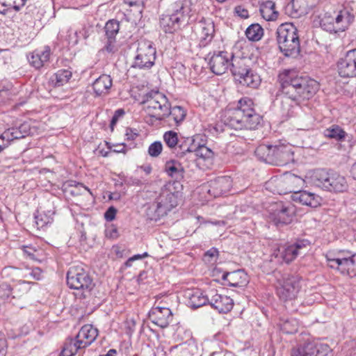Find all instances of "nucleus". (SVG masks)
<instances>
[{"label":"nucleus","instance_id":"nucleus-28","mask_svg":"<svg viewBox=\"0 0 356 356\" xmlns=\"http://www.w3.org/2000/svg\"><path fill=\"white\" fill-rule=\"evenodd\" d=\"M112 79L109 75L99 76L92 83V88L96 96L104 95L108 93L112 86Z\"/></svg>","mask_w":356,"mask_h":356},{"label":"nucleus","instance_id":"nucleus-55","mask_svg":"<svg viewBox=\"0 0 356 356\" xmlns=\"http://www.w3.org/2000/svg\"><path fill=\"white\" fill-rule=\"evenodd\" d=\"M138 136V134L136 129L131 128H127L125 137L127 140H134Z\"/></svg>","mask_w":356,"mask_h":356},{"label":"nucleus","instance_id":"nucleus-50","mask_svg":"<svg viewBox=\"0 0 356 356\" xmlns=\"http://www.w3.org/2000/svg\"><path fill=\"white\" fill-rule=\"evenodd\" d=\"M218 257V250L215 248H211L207 250L204 254V260L206 262H211L216 261Z\"/></svg>","mask_w":356,"mask_h":356},{"label":"nucleus","instance_id":"nucleus-17","mask_svg":"<svg viewBox=\"0 0 356 356\" xmlns=\"http://www.w3.org/2000/svg\"><path fill=\"white\" fill-rule=\"evenodd\" d=\"M149 318L155 325L161 328L167 327L172 321V311L165 307H153L149 312Z\"/></svg>","mask_w":356,"mask_h":356},{"label":"nucleus","instance_id":"nucleus-9","mask_svg":"<svg viewBox=\"0 0 356 356\" xmlns=\"http://www.w3.org/2000/svg\"><path fill=\"white\" fill-rule=\"evenodd\" d=\"M300 288V277L284 274L277 281L276 293L283 301L291 300L297 297Z\"/></svg>","mask_w":356,"mask_h":356},{"label":"nucleus","instance_id":"nucleus-12","mask_svg":"<svg viewBox=\"0 0 356 356\" xmlns=\"http://www.w3.org/2000/svg\"><path fill=\"white\" fill-rule=\"evenodd\" d=\"M270 218L277 226L290 224L295 216L296 209L291 203L276 202L272 205Z\"/></svg>","mask_w":356,"mask_h":356},{"label":"nucleus","instance_id":"nucleus-54","mask_svg":"<svg viewBox=\"0 0 356 356\" xmlns=\"http://www.w3.org/2000/svg\"><path fill=\"white\" fill-rule=\"evenodd\" d=\"M107 42L105 44L104 49L108 53H114L117 48L115 45V39L107 38Z\"/></svg>","mask_w":356,"mask_h":356},{"label":"nucleus","instance_id":"nucleus-19","mask_svg":"<svg viewBox=\"0 0 356 356\" xmlns=\"http://www.w3.org/2000/svg\"><path fill=\"white\" fill-rule=\"evenodd\" d=\"M187 305L192 309H197L208 305L209 290L202 291L199 289H188L184 291Z\"/></svg>","mask_w":356,"mask_h":356},{"label":"nucleus","instance_id":"nucleus-47","mask_svg":"<svg viewBox=\"0 0 356 356\" xmlns=\"http://www.w3.org/2000/svg\"><path fill=\"white\" fill-rule=\"evenodd\" d=\"M314 356H332L331 350L327 344H316Z\"/></svg>","mask_w":356,"mask_h":356},{"label":"nucleus","instance_id":"nucleus-57","mask_svg":"<svg viewBox=\"0 0 356 356\" xmlns=\"http://www.w3.org/2000/svg\"><path fill=\"white\" fill-rule=\"evenodd\" d=\"M235 11L236 14L241 18L245 19L248 18L249 16L248 11L246 9L242 8L241 6H236L235 8Z\"/></svg>","mask_w":356,"mask_h":356},{"label":"nucleus","instance_id":"nucleus-33","mask_svg":"<svg viewBox=\"0 0 356 356\" xmlns=\"http://www.w3.org/2000/svg\"><path fill=\"white\" fill-rule=\"evenodd\" d=\"M273 145L261 144L255 149L256 156L261 161L267 163L272 164L273 163Z\"/></svg>","mask_w":356,"mask_h":356},{"label":"nucleus","instance_id":"nucleus-23","mask_svg":"<svg viewBox=\"0 0 356 356\" xmlns=\"http://www.w3.org/2000/svg\"><path fill=\"white\" fill-rule=\"evenodd\" d=\"M337 265V270L343 275L350 276L356 275V254L344 257H338L332 260Z\"/></svg>","mask_w":356,"mask_h":356},{"label":"nucleus","instance_id":"nucleus-53","mask_svg":"<svg viewBox=\"0 0 356 356\" xmlns=\"http://www.w3.org/2000/svg\"><path fill=\"white\" fill-rule=\"evenodd\" d=\"M117 209L114 207H110L104 213V218L107 221H112L115 219Z\"/></svg>","mask_w":356,"mask_h":356},{"label":"nucleus","instance_id":"nucleus-35","mask_svg":"<svg viewBox=\"0 0 356 356\" xmlns=\"http://www.w3.org/2000/svg\"><path fill=\"white\" fill-rule=\"evenodd\" d=\"M275 3L269 0L260 5L259 11L264 19L267 21H273L277 18L278 12L275 10Z\"/></svg>","mask_w":356,"mask_h":356},{"label":"nucleus","instance_id":"nucleus-6","mask_svg":"<svg viewBox=\"0 0 356 356\" xmlns=\"http://www.w3.org/2000/svg\"><path fill=\"white\" fill-rule=\"evenodd\" d=\"M276 33L281 52L285 56H296L300 52V40L296 26L291 23L282 24L278 26Z\"/></svg>","mask_w":356,"mask_h":356},{"label":"nucleus","instance_id":"nucleus-36","mask_svg":"<svg viewBox=\"0 0 356 356\" xmlns=\"http://www.w3.org/2000/svg\"><path fill=\"white\" fill-rule=\"evenodd\" d=\"M194 148L195 149L191 159L194 160L196 157H198L199 159L207 161L209 164L212 163V159L214 154L210 148L207 147L204 145H200L199 143H196L195 147Z\"/></svg>","mask_w":356,"mask_h":356},{"label":"nucleus","instance_id":"nucleus-38","mask_svg":"<svg viewBox=\"0 0 356 356\" xmlns=\"http://www.w3.org/2000/svg\"><path fill=\"white\" fill-rule=\"evenodd\" d=\"M72 72L68 69L59 70L51 78L54 87H60L67 83L72 78Z\"/></svg>","mask_w":356,"mask_h":356},{"label":"nucleus","instance_id":"nucleus-59","mask_svg":"<svg viewBox=\"0 0 356 356\" xmlns=\"http://www.w3.org/2000/svg\"><path fill=\"white\" fill-rule=\"evenodd\" d=\"M115 148L113 149V152L124 154L127 152V150L125 149L126 145L124 143L115 145Z\"/></svg>","mask_w":356,"mask_h":356},{"label":"nucleus","instance_id":"nucleus-2","mask_svg":"<svg viewBox=\"0 0 356 356\" xmlns=\"http://www.w3.org/2000/svg\"><path fill=\"white\" fill-rule=\"evenodd\" d=\"M262 121V116L254 108V102L249 97H243L236 106H229L220 115L213 129L216 133L224 131L223 125L235 130H254Z\"/></svg>","mask_w":356,"mask_h":356},{"label":"nucleus","instance_id":"nucleus-15","mask_svg":"<svg viewBox=\"0 0 356 356\" xmlns=\"http://www.w3.org/2000/svg\"><path fill=\"white\" fill-rule=\"evenodd\" d=\"M208 305L220 314H227L232 309L234 301L230 297L220 294L217 290L212 289L209 290Z\"/></svg>","mask_w":356,"mask_h":356},{"label":"nucleus","instance_id":"nucleus-16","mask_svg":"<svg viewBox=\"0 0 356 356\" xmlns=\"http://www.w3.org/2000/svg\"><path fill=\"white\" fill-rule=\"evenodd\" d=\"M273 165H284L294 161L293 147L289 144L273 145Z\"/></svg>","mask_w":356,"mask_h":356},{"label":"nucleus","instance_id":"nucleus-44","mask_svg":"<svg viewBox=\"0 0 356 356\" xmlns=\"http://www.w3.org/2000/svg\"><path fill=\"white\" fill-rule=\"evenodd\" d=\"M163 140L165 145L172 150H177L179 144V136L174 131H168L163 134Z\"/></svg>","mask_w":356,"mask_h":356},{"label":"nucleus","instance_id":"nucleus-29","mask_svg":"<svg viewBox=\"0 0 356 356\" xmlns=\"http://www.w3.org/2000/svg\"><path fill=\"white\" fill-rule=\"evenodd\" d=\"M182 22L179 17L172 14L163 15L160 18V26L165 33H172L179 29Z\"/></svg>","mask_w":356,"mask_h":356},{"label":"nucleus","instance_id":"nucleus-46","mask_svg":"<svg viewBox=\"0 0 356 356\" xmlns=\"http://www.w3.org/2000/svg\"><path fill=\"white\" fill-rule=\"evenodd\" d=\"M291 243L299 255L302 253L303 250H306L309 248L311 245V241L307 238H295Z\"/></svg>","mask_w":356,"mask_h":356},{"label":"nucleus","instance_id":"nucleus-8","mask_svg":"<svg viewBox=\"0 0 356 356\" xmlns=\"http://www.w3.org/2000/svg\"><path fill=\"white\" fill-rule=\"evenodd\" d=\"M171 186H165L161 189L159 197L149 208V213L154 211V214L151 218L157 220L167 215L168 212L177 206L178 191H172Z\"/></svg>","mask_w":356,"mask_h":356},{"label":"nucleus","instance_id":"nucleus-1","mask_svg":"<svg viewBox=\"0 0 356 356\" xmlns=\"http://www.w3.org/2000/svg\"><path fill=\"white\" fill-rule=\"evenodd\" d=\"M280 84L276 100L280 103V112L287 119L293 116L300 102L312 98L319 88L318 83L307 76H298L295 72L285 70L278 75Z\"/></svg>","mask_w":356,"mask_h":356},{"label":"nucleus","instance_id":"nucleus-61","mask_svg":"<svg viewBox=\"0 0 356 356\" xmlns=\"http://www.w3.org/2000/svg\"><path fill=\"white\" fill-rule=\"evenodd\" d=\"M126 4H128L130 6L140 5L143 3V0H124Z\"/></svg>","mask_w":356,"mask_h":356},{"label":"nucleus","instance_id":"nucleus-40","mask_svg":"<svg viewBox=\"0 0 356 356\" xmlns=\"http://www.w3.org/2000/svg\"><path fill=\"white\" fill-rule=\"evenodd\" d=\"M323 135L326 138L342 142L347 136V133L339 125L334 124L325 129Z\"/></svg>","mask_w":356,"mask_h":356},{"label":"nucleus","instance_id":"nucleus-13","mask_svg":"<svg viewBox=\"0 0 356 356\" xmlns=\"http://www.w3.org/2000/svg\"><path fill=\"white\" fill-rule=\"evenodd\" d=\"M337 70L342 78L356 77V48L348 51L337 62Z\"/></svg>","mask_w":356,"mask_h":356},{"label":"nucleus","instance_id":"nucleus-42","mask_svg":"<svg viewBox=\"0 0 356 356\" xmlns=\"http://www.w3.org/2000/svg\"><path fill=\"white\" fill-rule=\"evenodd\" d=\"M315 343L307 342L302 346L293 348L291 350V356H314Z\"/></svg>","mask_w":356,"mask_h":356},{"label":"nucleus","instance_id":"nucleus-56","mask_svg":"<svg viewBox=\"0 0 356 356\" xmlns=\"http://www.w3.org/2000/svg\"><path fill=\"white\" fill-rule=\"evenodd\" d=\"M123 182L127 184V186H141L143 184V182L141 180L134 178V177H129L128 179H124L123 180Z\"/></svg>","mask_w":356,"mask_h":356},{"label":"nucleus","instance_id":"nucleus-7","mask_svg":"<svg viewBox=\"0 0 356 356\" xmlns=\"http://www.w3.org/2000/svg\"><path fill=\"white\" fill-rule=\"evenodd\" d=\"M282 183L287 184L288 187L284 193H293L291 199L293 202H299L302 205H306L312 208H316L320 205V197L314 193L306 191H295L296 186H300L303 183V179L294 174L286 173Z\"/></svg>","mask_w":356,"mask_h":356},{"label":"nucleus","instance_id":"nucleus-32","mask_svg":"<svg viewBox=\"0 0 356 356\" xmlns=\"http://www.w3.org/2000/svg\"><path fill=\"white\" fill-rule=\"evenodd\" d=\"M214 31V24L212 22L202 24V31L199 43L200 47H204L211 42Z\"/></svg>","mask_w":356,"mask_h":356},{"label":"nucleus","instance_id":"nucleus-45","mask_svg":"<svg viewBox=\"0 0 356 356\" xmlns=\"http://www.w3.org/2000/svg\"><path fill=\"white\" fill-rule=\"evenodd\" d=\"M104 29L107 38L115 39L120 29V23L115 19H111L106 23Z\"/></svg>","mask_w":356,"mask_h":356},{"label":"nucleus","instance_id":"nucleus-4","mask_svg":"<svg viewBox=\"0 0 356 356\" xmlns=\"http://www.w3.org/2000/svg\"><path fill=\"white\" fill-rule=\"evenodd\" d=\"M309 179L312 185L329 192L343 193L348 188L346 177L332 170H316Z\"/></svg>","mask_w":356,"mask_h":356},{"label":"nucleus","instance_id":"nucleus-51","mask_svg":"<svg viewBox=\"0 0 356 356\" xmlns=\"http://www.w3.org/2000/svg\"><path fill=\"white\" fill-rule=\"evenodd\" d=\"M124 114L125 112L122 108H118L115 111L110 123V128L111 131H113L114 127L116 125L119 118L123 117Z\"/></svg>","mask_w":356,"mask_h":356},{"label":"nucleus","instance_id":"nucleus-43","mask_svg":"<svg viewBox=\"0 0 356 356\" xmlns=\"http://www.w3.org/2000/svg\"><path fill=\"white\" fill-rule=\"evenodd\" d=\"M264 34V29L259 24H252L245 31L246 37L251 41L259 40Z\"/></svg>","mask_w":356,"mask_h":356},{"label":"nucleus","instance_id":"nucleus-48","mask_svg":"<svg viewBox=\"0 0 356 356\" xmlns=\"http://www.w3.org/2000/svg\"><path fill=\"white\" fill-rule=\"evenodd\" d=\"M163 149V145L160 141L152 143L148 148V154L152 157H157Z\"/></svg>","mask_w":356,"mask_h":356},{"label":"nucleus","instance_id":"nucleus-10","mask_svg":"<svg viewBox=\"0 0 356 356\" xmlns=\"http://www.w3.org/2000/svg\"><path fill=\"white\" fill-rule=\"evenodd\" d=\"M156 51L150 41L145 40L138 43L136 54L131 67L147 70L155 64Z\"/></svg>","mask_w":356,"mask_h":356},{"label":"nucleus","instance_id":"nucleus-58","mask_svg":"<svg viewBox=\"0 0 356 356\" xmlns=\"http://www.w3.org/2000/svg\"><path fill=\"white\" fill-rule=\"evenodd\" d=\"M31 275L37 280L42 279V271L39 268H35L32 270Z\"/></svg>","mask_w":356,"mask_h":356},{"label":"nucleus","instance_id":"nucleus-20","mask_svg":"<svg viewBox=\"0 0 356 356\" xmlns=\"http://www.w3.org/2000/svg\"><path fill=\"white\" fill-rule=\"evenodd\" d=\"M222 279L224 285L233 287L242 288L248 283V275L243 270L224 273Z\"/></svg>","mask_w":356,"mask_h":356},{"label":"nucleus","instance_id":"nucleus-25","mask_svg":"<svg viewBox=\"0 0 356 356\" xmlns=\"http://www.w3.org/2000/svg\"><path fill=\"white\" fill-rule=\"evenodd\" d=\"M50 55V48L47 46L43 50H35L31 56L28 57L29 62L35 69H40L49 61Z\"/></svg>","mask_w":356,"mask_h":356},{"label":"nucleus","instance_id":"nucleus-52","mask_svg":"<svg viewBox=\"0 0 356 356\" xmlns=\"http://www.w3.org/2000/svg\"><path fill=\"white\" fill-rule=\"evenodd\" d=\"M22 250L24 253L26 254L30 259L33 260L37 259L35 254L37 250L31 246H23Z\"/></svg>","mask_w":356,"mask_h":356},{"label":"nucleus","instance_id":"nucleus-64","mask_svg":"<svg viewBox=\"0 0 356 356\" xmlns=\"http://www.w3.org/2000/svg\"><path fill=\"white\" fill-rule=\"evenodd\" d=\"M350 172H351L353 178L356 180V162L352 166Z\"/></svg>","mask_w":356,"mask_h":356},{"label":"nucleus","instance_id":"nucleus-39","mask_svg":"<svg viewBox=\"0 0 356 356\" xmlns=\"http://www.w3.org/2000/svg\"><path fill=\"white\" fill-rule=\"evenodd\" d=\"M238 81L244 86L257 88L261 83V79L259 75L251 69Z\"/></svg>","mask_w":356,"mask_h":356},{"label":"nucleus","instance_id":"nucleus-11","mask_svg":"<svg viewBox=\"0 0 356 356\" xmlns=\"http://www.w3.org/2000/svg\"><path fill=\"white\" fill-rule=\"evenodd\" d=\"M66 279L70 289L82 290L83 292H90L95 286L88 273L79 267L70 268Z\"/></svg>","mask_w":356,"mask_h":356},{"label":"nucleus","instance_id":"nucleus-26","mask_svg":"<svg viewBox=\"0 0 356 356\" xmlns=\"http://www.w3.org/2000/svg\"><path fill=\"white\" fill-rule=\"evenodd\" d=\"M191 0H177L171 4L170 10V14L179 17L180 21L184 22L186 17L191 11Z\"/></svg>","mask_w":356,"mask_h":356},{"label":"nucleus","instance_id":"nucleus-14","mask_svg":"<svg viewBox=\"0 0 356 356\" xmlns=\"http://www.w3.org/2000/svg\"><path fill=\"white\" fill-rule=\"evenodd\" d=\"M233 53L218 51L209 58V65L213 73L217 75L223 74L230 67Z\"/></svg>","mask_w":356,"mask_h":356},{"label":"nucleus","instance_id":"nucleus-18","mask_svg":"<svg viewBox=\"0 0 356 356\" xmlns=\"http://www.w3.org/2000/svg\"><path fill=\"white\" fill-rule=\"evenodd\" d=\"M208 193L214 197L227 193L232 186V180L229 176L218 177L208 182Z\"/></svg>","mask_w":356,"mask_h":356},{"label":"nucleus","instance_id":"nucleus-31","mask_svg":"<svg viewBox=\"0 0 356 356\" xmlns=\"http://www.w3.org/2000/svg\"><path fill=\"white\" fill-rule=\"evenodd\" d=\"M196 145L195 139L188 138L183 140H179L177 145V156L179 159L184 158L185 156L188 155V158L191 159L193 153Z\"/></svg>","mask_w":356,"mask_h":356},{"label":"nucleus","instance_id":"nucleus-63","mask_svg":"<svg viewBox=\"0 0 356 356\" xmlns=\"http://www.w3.org/2000/svg\"><path fill=\"white\" fill-rule=\"evenodd\" d=\"M149 255H148L147 252H144L143 254H135V255L131 257V258L134 261H136L138 259H142L143 258L147 257Z\"/></svg>","mask_w":356,"mask_h":356},{"label":"nucleus","instance_id":"nucleus-37","mask_svg":"<svg viewBox=\"0 0 356 356\" xmlns=\"http://www.w3.org/2000/svg\"><path fill=\"white\" fill-rule=\"evenodd\" d=\"M54 214V211H47L40 212L37 211L34 213L35 223L38 229H44L48 225L51 224L54 218L53 216Z\"/></svg>","mask_w":356,"mask_h":356},{"label":"nucleus","instance_id":"nucleus-49","mask_svg":"<svg viewBox=\"0 0 356 356\" xmlns=\"http://www.w3.org/2000/svg\"><path fill=\"white\" fill-rule=\"evenodd\" d=\"M13 289L7 282L0 284V298L3 300L8 299L12 295Z\"/></svg>","mask_w":356,"mask_h":356},{"label":"nucleus","instance_id":"nucleus-3","mask_svg":"<svg viewBox=\"0 0 356 356\" xmlns=\"http://www.w3.org/2000/svg\"><path fill=\"white\" fill-rule=\"evenodd\" d=\"M141 104L146 105L145 111L151 118L158 121L168 118L171 127L179 125L186 115L181 106L171 107L168 97L158 90H151L145 94Z\"/></svg>","mask_w":356,"mask_h":356},{"label":"nucleus","instance_id":"nucleus-30","mask_svg":"<svg viewBox=\"0 0 356 356\" xmlns=\"http://www.w3.org/2000/svg\"><path fill=\"white\" fill-rule=\"evenodd\" d=\"M185 167L175 159L168 161L165 164V172L167 175L175 179H181L184 177Z\"/></svg>","mask_w":356,"mask_h":356},{"label":"nucleus","instance_id":"nucleus-62","mask_svg":"<svg viewBox=\"0 0 356 356\" xmlns=\"http://www.w3.org/2000/svg\"><path fill=\"white\" fill-rule=\"evenodd\" d=\"M107 235H109L111 238H117L118 236V229L115 227H112L111 229H108Z\"/></svg>","mask_w":356,"mask_h":356},{"label":"nucleus","instance_id":"nucleus-41","mask_svg":"<svg viewBox=\"0 0 356 356\" xmlns=\"http://www.w3.org/2000/svg\"><path fill=\"white\" fill-rule=\"evenodd\" d=\"M84 347L79 346L78 340L75 339H66L59 356H74L79 350Z\"/></svg>","mask_w":356,"mask_h":356},{"label":"nucleus","instance_id":"nucleus-5","mask_svg":"<svg viewBox=\"0 0 356 356\" xmlns=\"http://www.w3.org/2000/svg\"><path fill=\"white\" fill-rule=\"evenodd\" d=\"M355 19L353 9L347 6H342L334 12V15L325 13L321 19V27L330 33H338L345 31L353 22Z\"/></svg>","mask_w":356,"mask_h":356},{"label":"nucleus","instance_id":"nucleus-21","mask_svg":"<svg viewBox=\"0 0 356 356\" xmlns=\"http://www.w3.org/2000/svg\"><path fill=\"white\" fill-rule=\"evenodd\" d=\"M30 132V125L27 122L21 124L18 127H11L5 130L1 134L2 140L8 143V146L14 140L24 138Z\"/></svg>","mask_w":356,"mask_h":356},{"label":"nucleus","instance_id":"nucleus-60","mask_svg":"<svg viewBox=\"0 0 356 356\" xmlns=\"http://www.w3.org/2000/svg\"><path fill=\"white\" fill-rule=\"evenodd\" d=\"M75 186L76 188L78 189L79 191L80 192V194H83V191H87L90 195H92L90 190L87 186L83 185L82 183H77Z\"/></svg>","mask_w":356,"mask_h":356},{"label":"nucleus","instance_id":"nucleus-34","mask_svg":"<svg viewBox=\"0 0 356 356\" xmlns=\"http://www.w3.org/2000/svg\"><path fill=\"white\" fill-rule=\"evenodd\" d=\"M27 0H0V14L7 15L12 9L19 11Z\"/></svg>","mask_w":356,"mask_h":356},{"label":"nucleus","instance_id":"nucleus-22","mask_svg":"<svg viewBox=\"0 0 356 356\" xmlns=\"http://www.w3.org/2000/svg\"><path fill=\"white\" fill-rule=\"evenodd\" d=\"M98 330L92 325L86 324L82 326L76 336L79 346L86 348L89 346L97 338Z\"/></svg>","mask_w":356,"mask_h":356},{"label":"nucleus","instance_id":"nucleus-27","mask_svg":"<svg viewBox=\"0 0 356 356\" xmlns=\"http://www.w3.org/2000/svg\"><path fill=\"white\" fill-rule=\"evenodd\" d=\"M232 60L230 65V71L234 76L236 81H238L243 76H245L246 73L251 68L245 63V58L236 57L232 55Z\"/></svg>","mask_w":356,"mask_h":356},{"label":"nucleus","instance_id":"nucleus-24","mask_svg":"<svg viewBox=\"0 0 356 356\" xmlns=\"http://www.w3.org/2000/svg\"><path fill=\"white\" fill-rule=\"evenodd\" d=\"M298 256V254L291 243L277 248L271 254L272 257L277 259L278 262L286 264L293 261Z\"/></svg>","mask_w":356,"mask_h":356}]
</instances>
